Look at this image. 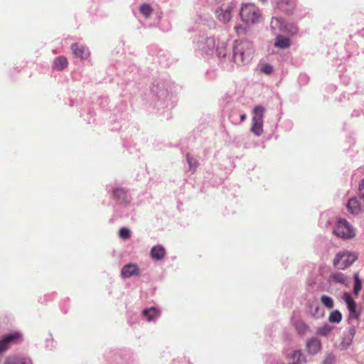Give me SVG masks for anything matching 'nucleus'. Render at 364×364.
Segmentation results:
<instances>
[{
  "label": "nucleus",
  "instance_id": "24",
  "mask_svg": "<svg viewBox=\"0 0 364 364\" xmlns=\"http://www.w3.org/2000/svg\"><path fill=\"white\" fill-rule=\"evenodd\" d=\"M113 196L116 199L123 201L126 197V191L123 188H117L113 191Z\"/></svg>",
  "mask_w": 364,
  "mask_h": 364
},
{
  "label": "nucleus",
  "instance_id": "1",
  "mask_svg": "<svg viewBox=\"0 0 364 364\" xmlns=\"http://www.w3.org/2000/svg\"><path fill=\"white\" fill-rule=\"evenodd\" d=\"M253 45L247 41H235L232 48L234 62L239 65L248 64L252 59Z\"/></svg>",
  "mask_w": 364,
  "mask_h": 364
},
{
  "label": "nucleus",
  "instance_id": "14",
  "mask_svg": "<svg viewBox=\"0 0 364 364\" xmlns=\"http://www.w3.org/2000/svg\"><path fill=\"white\" fill-rule=\"evenodd\" d=\"M274 46L280 49H286L290 47L291 41L289 38L284 37L282 35H277Z\"/></svg>",
  "mask_w": 364,
  "mask_h": 364
},
{
  "label": "nucleus",
  "instance_id": "6",
  "mask_svg": "<svg viewBox=\"0 0 364 364\" xmlns=\"http://www.w3.org/2000/svg\"><path fill=\"white\" fill-rule=\"evenodd\" d=\"M333 233L343 239H350L355 236V232L351 225L344 219H340L337 222Z\"/></svg>",
  "mask_w": 364,
  "mask_h": 364
},
{
  "label": "nucleus",
  "instance_id": "17",
  "mask_svg": "<svg viewBox=\"0 0 364 364\" xmlns=\"http://www.w3.org/2000/svg\"><path fill=\"white\" fill-rule=\"evenodd\" d=\"M142 315L146 318L148 321H151L159 317L160 311L154 307L144 309Z\"/></svg>",
  "mask_w": 364,
  "mask_h": 364
},
{
  "label": "nucleus",
  "instance_id": "33",
  "mask_svg": "<svg viewBox=\"0 0 364 364\" xmlns=\"http://www.w3.org/2000/svg\"><path fill=\"white\" fill-rule=\"evenodd\" d=\"M362 288V282H355L353 292L355 295H358Z\"/></svg>",
  "mask_w": 364,
  "mask_h": 364
},
{
  "label": "nucleus",
  "instance_id": "20",
  "mask_svg": "<svg viewBox=\"0 0 364 364\" xmlns=\"http://www.w3.org/2000/svg\"><path fill=\"white\" fill-rule=\"evenodd\" d=\"M289 358L294 363L303 364L306 362L301 350H294L292 353L289 355Z\"/></svg>",
  "mask_w": 364,
  "mask_h": 364
},
{
  "label": "nucleus",
  "instance_id": "36",
  "mask_svg": "<svg viewBox=\"0 0 364 364\" xmlns=\"http://www.w3.org/2000/svg\"><path fill=\"white\" fill-rule=\"evenodd\" d=\"M349 332H350V335L353 337L355 335V328L354 327H350V330H349Z\"/></svg>",
  "mask_w": 364,
  "mask_h": 364
},
{
  "label": "nucleus",
  "instance_id": "8",
  "mask_svg": "<svg viewBox=\"0 0 364 364\" xmlns=\"http://www.w3.org/2000/svg\"><path fill=\"white\" fill-rule=\"evenodd\" d=\"M215 39L212 37H208L200 42L199 48L205 55H212L215 51Z\"/></svg>",
  "mask_w": 364,
  "mask_h": 364
},
{
  "label": "nucleus",
  "instance_id": "26",
  "mask_svg": "<svg viewBox=\"0 0 364 364\" xmlns=\"http://www.w3.org/2000/svg\"><path fill=\"white\" fill-rule=\"evenodd\" d=\"M295 327L298 333L301 335H304L308 330V326L303 321H297Z\"/></svg>",
  "mask_w": 364,
  "mask_h": 364
},
{
  "label": "nucleus",
  "instance_id": "29",
  "mask_svg": "<svg viewBox=\"0 0 364 364\" xmlns=\"http://www.w3.org/2000/svg\"><path fill=\"white\" fill-rule=\"evenodd\" d=\"M348 309L350 311V316L351 318H358L359 314L357 312V306L355 302L353 304V306H350Z\"/></svg>",
  "mask_w": 364,
  "mask_h": 364
},
{
  "label": "nucleus",
  "instance_id": "12",
  "mask_svg": "<svg viewBox=\"0 0 364 364\" xmlns=\"http://www.w3.org/2000/svg\"><path fill=\"white\" fill-rule=\"evenodd\" d=\"M71 49L76 58H85L89 55L87 49L83 46H80L78 43L72 44Z\"/></svg>",
  "mask_w": 364,
  "mask_h": 364
},
{
  "label": "nucleus",
  "instance_id": "3",
  "mask_svg": "<svg viewBox=\"0 0 364 364\" xmlns=\"http://www.w3.org/2000/svg\"><path fill=\"white\" fill-rule=\"evenodd\" d=\"M240 15L242 21L246 23H257L261 17L259 9L252 4H243Z\"/></svg>",
  "mask_w": 364,
  "mask_h": 364
},
{
  "label": "nucleus",
  "instance_id": "7",
  "mask_svg": "<svg viewBox=\"0 0 364 364\" xmlns=\"http://www.w3.org/2000/svg\"><path fill=\"white\" fill-rule=\"evenodd\" d=\"M232 11L233 6L232 4H224L215 10V15L220 21L228 23L232 18Z\"/></svg>",
  "mask_w": 364,
  "mask_h": 364
},
{
  "label": "nucleus",
  "instance_id": "25",
  "mask_svg": "<svg viewBox=\"0 0 364 364\" xmlns=\"http://www.w3.org/2000/svg\"><path fill=\"white\" fill-rule=\"evenodd\" d=\"M141 13L146 17L148 18L151 16L153 12V9L149 4H144L139 9Z\"/></svg>",
  "mask_w": 364,
  "mask_h": 364
},
{
  "label": "nucleus",
  "instance_id": "34",
  "mask_svg": "<svg viewBox=\"0 0 364 364\" xmlns=\"http://www.w3.org/2000/svg\"><path fill=\"white\" fill-rule=\"evenodd\" d=\"M235 31H236L237 35L244 34L246 32L245 28H244L241 25L235 26Z\"/></svg>",
  "mask_w": 364,
  "mask_h": 364
},
{
  "label": "nucleus",
  "instance_id": "27",
  "mask_svg": "<svg viewBox=\"0 0 364 364\" xmlns=\"http://www.w3.org/2000/svg\"><path fill=\"white\" fill-rule=\"evenodd\" d=\"M186 158L190 169L194 171L198 164L197 160L192 157L189 154L186 155Z\"/></svg>",
  "mask_w": 364,
  "mask_h": 364
},
{
  "label": "nucleus",
  "instance_id": "38",
  "mask_svg": "<svg viewBox=\"0 0 364 364\" xmlns=\"http://www.w3.org/2000/svg\"><path fill=\"white\" fill-rule=\"evenodd\" d=\"M246 119V115L244 114H242L240 116V119L241 121H244L245 119Z\"/></svg>",
  "mask_w": 364,
  "mask_h": 364
},
{
  "label": "nucleus",
  "instance_id": "19",
  "mask_svg": "<svg viewBox=\"0 0 364 364\" xmlns=\"http://www.w3.org/2000/svg\"><path fill=\"white\" fill-rule=\"evenodd\" d=\"M68 65V60L64 56H59L56 58L53 62V68L57 70H63Z\"/></svg>",
  "mask_w": 364,
  "mask_h": 364
},
{
  "label": "nucleus",
  "instance_id": "9",
  "mask_svg": "<svg viewBox=\"0 0 364 364\" xmlns=\"http://www.w3.org/2000/svg\"><path fill=\"white\" fill-rule=\"evenodd\" d=\"M122 276L123 277H130L132 276H139V269L135 264H128L124 266L121 271Z\"/></svg>",
  "mask_w": 364,
  "mask_h": 364
},
{
  "label": "nucleus",
  "instance_id": "15",
  "mask_svg": "<svg viewBox=\"0 0 364 364\" xmlns=\"http://www.w3.org/2000/svg\"><path fill=\"white\" fill-rule=\"evenodd\" d=\"M151 257L154 260H161L164 257L165 249L160 245L154 246L150 252Z\"/></svg>",
  "mask_w": 364,
  "mask_h": 364
},
{
  "label": "nucleus",
  "instance_id": "30",
  "mask_svg": "<svg viewBox=\"0 0 364 364\" xmlns=\"http://www.w3.org/2000/svg\"><path fill=\"white\" fill-rule=\"evenodd\" d=\"M119 235L122 239H128L130 237V231L126 228H122L119 230Z\"/></svg>",
  "mask_w": 364,
  "mask_h": 364
},
{
  "label": "nucleus",
  "instance_id": "28",
  "mask_svg": "<svg viewBox=\"0 0 364 364\" xmlns=\"http://www.w3.org/2000/svg\"><path fill=\"white\" fill-rule=\"evenodd\" d=\"M331 331V327H330L328 325H325L317 330V334L326 336H328Z\"/></svg>",
  "mask_w": 364,
  "mask_h": 364
},
{
  "label": "nucleus",
  "instance_id": "10",
  "mask_svg": "<svg viewBox=\"0 0 364 364\" xmlns=\"http://www.w3.org/2000/svg\"><path fill=\"white\" fill-rule=\"evenodd\" d=\"M18 338V333L9 334L0 340V354L8 350L9 344Z\"/></svg>",
  "mask_w": 364,
  "mask_h": 364
},
{
  "label": "nucleus",
  "instance_id": "23",
  "mask_svg": "<svg viewBox=\"0 0 364 364\" xmlns=\"http://www.w3.org/2000/svg\"><path fill=\"white\" fill-rule=\"evenodd\" d=\"M321 304L327 309H331L333 307V300L332 298L327 295H322L321 296Z\"/></svg>",
  "mask_w": 364,
  "mask_h": 364
},
{
  "label": "nucleus",
  "instance_id": "22",
  "mask_svg": "<svg viewBox=\"0 0 364 364\" xmlns=\"http://www.w3.org/2000/svg\"><path fill=\"white\" fill-rule=\"evenodd\" d=\"M342 320V314L338 311L335 310L332 311L328 316V321L330 323H340Z\"/></svg>",
  "mask_w": 364,
  "mask_h": 364
},
{
  "label": "nucleus",
  "instance_id": "16",
  "mask_svg": "<svg viewBox=\"0 0 364 364\" xmlns=\"http://www.w3.org/2000/svg\"><path fill=\"white\" fill-rule=\"evenodd\" d=\"M329 281L334 283H340L347 285L348 280L347 277L341 272L333 273L329 276Z\"/></svg>",
  "mask_w": 364,
  "mask_h": 364
},
{
  "label": "nucleus",
  "instance_id": "35",
  "mask_svg": "<svg viewBox=\"0 0 364 364\" xmlns=\"http://www.w3.org/2000/svg\"><path fill=\"white\" fill-rule=\"evenodd\" d=\"M261 70L264 73L270 74L272 72V67L269 65H264Z\"/></svg>",
  "mask_w": 364,
  "mask_h": 364
},
{
  "label": "nucleus",
  "instance_id": "21",
  "mask_svg": "<svg viewBox=\"0 0 364 364\" xmlns=\"http://www.w3.org/2000/svg\"><path fill=\"white\" fill-rule=\"evenodd\" d=\"M215 50L218 57H225L228 53L227 43L225 41H218Z\"/></svg>",
  "mask_w": 364,
  "mask_h": 364
},
{
  "label": "nucleus",
  "instance_id": "31",
  "mask_svg": "<svg viewBox=\"0 0 364 364\" xmlns=\"http://www.w3.org/2000/svg\"><path fill=\"white\" fill-rule=\"evenodd\" d=\"M343 299L346 301V304L348 306V308L350 306H353V304L355 303V301L352 298L351 295L350 294H348V293H345L343 294Z\"/></svg>",
  "mask_w": 364,
  "mask_h": 364
},
{
  "label": "nucleus",
  "instance_id": "37",
  "mask_svg": "<svg viewBox=\"0 0 364 364\" xmlns=\"http://www.w3.org/2000/svg\"><path fill=\"white\" fill-rule=\"evenodd\" d=\"M355 282H362L358 273L355 274Z\"/></svg>",
  "mask_w": 364,
  "mask_h": 364
},
{
  "label": "nucleus",
  "instance_id": "11",
  "mask_svg": "<svg viewBox=\"0 0 364 364\" xmlns=\"http://www.w3.org/2000/svg\"><path fill=\"white\" fill-rule=\"evenodd\" d=\"M347 208L348 211L353 215H358L362 212L360 203L359 200L355 197L348 200Z\"/></svg>",
  "mask_w": 364,
  "mask_h": 364
},
{
  "label": "nucleus",
  "instance_id": "18",
  "mask_svg": "<svg viewBox=\"0 0 364 364\" xmlns=\"http://www.w3.org/2000/svg\"><path fill=\"white\" fill-rule=\"evenodd\" d=\"M4 364H31V360L20 356H9L8 357Z\"/></svg>",
  "mask_w": 364,
  "mask_h": 364
},
{
  "label": "nucleus",
  "instance_id": "13",
  "mask_svg": "<svg viewBox=\"0 0 364 364\" xmlns=\"http://www.w3.org/2000/svg\"><path fill=\"white\" fill-rule=\"evenodd\" d=\"M321 348L320 341L315 338H311L306 343L307 351L311 354L317 353L321 350Z\"/></svg>",
  "mask_w": 364,
  "mask_h": 364
},
{
  "label": "nucleus",
  "instance_id": "2",
  "mask_svg": "<svg viewBox=\"0 0 364 364\" xmlns=\"http://www.w3.org/2000/svg\"><path fill=\"white\" fill-rule=\"evenodd\" d=\"M358 253L348 250L338 252L333 259V265L338 269H346L358 259Z\"/></svg>",
  "mask_w": 364,
  "mask_h": 364
},
{
  "label": "nucleus",
  "instance_id": "32",
  "mask_svg": "<svg viewBox=\"0 0 364 364\" xmlns=\"http://www.w3.org/2000/svg\"><path fill=\"white\" fill-rule=\"evenodd\" d=\"M358 194L360 198L364 200V178L359 185Z\"/></svg>",
  "mask_w": 364,
  "mask_h": 364
},
{
  "label": "nucleus",
  "instance_id": "4",
  "mask_svg": "<svg viewBox=\"0 0 364 364\" xmlns=\"http://www.w3.org/2000/svg\"><path fill=\"white\" fill-rule=\"evenodd\" d=\"M272 30L294 36L298 33V28L292 23L284 22L278 18H272L270 23Z\"/></svg>",
  "mask_w": 364,
  "mask_h": 364
},
{
  "label": "nucleus",
  "instance_id": "5",
  "mask_svg": "<svg viewBox=\"0 0 364 364\" xmlns=\"http://www.w3.org/2000/svg\"><path fill=\"white\" fill-rule=\"evenodd\" d=\"M254 116L252 117V124L251 132L256 136H260L263 133V117L264 108L258 105L254 108Z\"/></svg>",
  "mask_w": 364,
  "mask_h": 364
}]
</instances>
